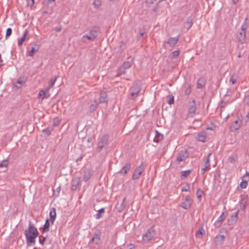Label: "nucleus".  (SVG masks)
<instances>
[{"instance_id": "a18cd8bd", "label": "nucleus", "mask_w": 249, "mask_h": 249, "mask_svg": "<svg viewBox=\"0 0 249 249\" xmlns=\"http://www.w3.org/2000/svg\"><path fill=\"white\" fill-rule=\"evenodd\" d=\"M202 88V80L199 78L197 83V88L201 89Z\"/></svg>"}, {"instance_id": "4be33fe9", "label": "nucleus", "mask_w": 249, "mask_h": 249, "mask_svg": "<svg viewBox=\"0 0 249 249\" xmlns=\"http://www.w3.org/2000/svg\"><path fill=\"white\" fill-rule=\"evenodd\" d=\"M216 128V126L212 123H211L210 126L206 127V130H210L211 133L210 135L213 136L215 134L214 129Z\"/></svg>"}, {"instance_id": "69168bd1", "label": "nucleus", "mask_w": 249, "mask_h": 249, "mask_svg": "<svg viewBox=\"0 0 249 249\" xmlns=\"http://www.w3.org/2000/svg\"><path fill=\"white\" fill-rule=\"evenodd\" d=\"M225 104H226V103H225V102H222L221 103V104H220V107H223L225 106Z\"/></svg>"}, {"instance_id": "f704fd0d", "label": "nucleus", "mask_w": 249, "mask_h": 249, "mask_svg": "<svg viewBox=\"0 0 249 249\" xmlns=\"http://www.w3.org/2000/svg\"><path fill=\"white\" fill-rule=\"evenodd\" d=\"M191 206V202H189V201H184L181 204V206L185 209H187L190 208Z\"/></svg>"}, {"instance_id": "603ef678", "label": "nucleus", "mask_w": 249, "mask_h": 249, "mask_svg": "<svg viewBox=\"0 0 249 249\" xmlns=\"http://www.w3.org/2000/svg\"><path fill=\"white\" fill-rule=\"evenodd\" d=\"M236 81V79L234 78V76H233V75H232L230 78V82L231 83L232 85H233L235 83Z\"/></svg>"}, {"instance_id": "393cba45", "label": "nucleus", "mask_w": 249, "mask_h": 249, "mask_svg": "<svg viewBox=\"0 0 249 249\" xmlns=\"http://www.w3.org/2000/svg\"><path fill=\"white\" fill-rule=\"evenodd\" d=\"M49 227H50V221L48 219L46 220L45 224L43 226V227L42 229V231L43 232H46L49 231Z\"/></svg>"}, {"instance_id": "5fc2aeb1", "label": "nucleus", "mask_w": 249, "mask_h": 249, "mask_svg": "<svg viewBox=\"0 0 249 249\" xmlns=\"http://www.w3.org/2000/svg\"><path fill=\"white\" fill-rule=\"evenodd\" d=\"M28 5L32 6L34 4V0H27Z\"/></svg>"}, {"instance_id": "e2e57ef3", "label": "nucleus", "mask_w": 249, "mask_h": 249, "mask_svg": "<svg viewBox=\"0 0 249 249\" xmlns=\"http://www.w3.org/2000/svg\"><path fill=\"white\" fill-rule=\"evenodd\" d=\"M185 201H189V202H191V198H190L189 196H187L186 197Z\"/></svg>"}, {"instance_id": "20e7f679", "label": "nucleus", "mask_w": 249, "mask_h": 249, "mask_svg": "<svg viewBox=\"0 0 249 249\" xmlns=\"http://www.w3.org/2000/svg\"><path fill=\"white\" fill-rule=\"evenodd\" d=\"M108 137L107 134H105L99 139L97 147V149L98 152H100L103 148L107 144Z\"/></svg>"}, {"instance_id": "0eeeda50", "label": "nucleus", "mask_w": 249, "mask_h": 249, "mask_svg": "<svg viewBox=\"0 0 249 249\" xmlns=\"http://www.w3.org/2000/svg\"><path fill=\"white\" fill-rule=\"evenodd\" d=\"M108 99L107 95L106 92L104 91H101L100 92V98L99 100L94 99V103L99 105V104L107 103Z\"/></svg>"}, {"instance_id": "c756f323", "label": "nucleus", "mask_w": 249, "mask_h": 249, "mask_svg": "<svg viewBox=\"0 0 249 249\" xmlns=\"http://www.w3.org/2000/svg\"><path fill=\"white\" fill-rule=\"evenodd\" d=\"M91 175H92V174L91 173V172L90 171H85L84 172V175L83 176V180L85 181H87L90 178Z\"/></svg>"}, {"instance_id": "052dcab7", "label": "nucleus", "mask_w": 249, "mask_h": 249, "mask_svg": "<svg viewBox=\"0 0 249 249\" xmlns=\"http://www.w3.org/2000/svg\"><path fill=\"white\" fill-rule=\"evenodd\" d=\"M55 30L56 32H59L61 30V26H57L55 28Z\"/></svg>"}, {"instance_id": "2eb2a0df", "label": "nucleus", "mask_w": 249, "mask_h": 249, "mask_svg": "<svg viewBox=\"0 0 249 249\" xmlns=\"http://www.w3.org/2000/svg\"><path fill=\"white\" fill-rule=\"evenodd\" d=\"M179 37L176 36L174 37H170L167 41V43L171 47H174L178 43Z\"/></svg>"}, {"instance_id": "a211bd4d", "label": "nucleus", "mask_w": 249, "mask_h": 249, "mask_svg": "<svg viewBox=\"0 0 249 249\" xmlns=\"http://www.w3.org/2000/svg\"><path fill=\"white\" fill-rule=\"evenodd\" d=\"M39 49V47L38 45L36 44L34 47H31V50L29 51L28 52V55L30 56H33L35 53L38 52Z\"/></svg>"}, {"instance_id": "338daca9", "label": "nucleus", "mask_w": 249, "mask_h": 249, "mask_svg": "<svg viewBox=\"0 0 249 249\" xmlns=\"http://www.w3.org/2000/svg\"><path fill=\"white\" fill-rule=\"evenodd\" d=\"M82 158H83V156L82 155L80 156V157L76 160V161L78 162V161L81 160Z\"/></svg>"}, {"instance_id": "6e6d98bb", "label": "nucleus", "mask_w": 249, "mask_h": 249, "mask_svg": "<svg viewBox=\"0 0 249 249\" xmlns=\"http://www.w3.org/2000/svg\"><path fill=\"white\" fill-rule=\"evenodd\" d=\"M210 137V136H206V132H203V142H205L206 141V139L208 138V139H209Z\"/></svg>"}, {"instance_id": "09e8293b", "label": "nucleus", "mask_w": 249, "mask_h": 249, "mask_svg": "<svg viewBox=\"0 0 249 249\" xmlns=\"http://www.w3.org/2000/svg\"><path fill=\"white\" fill-rule=\"evenodd\" d=\"M190 190V185L187 184H186L185 186H184L182 188V191L183 192H186V191H189Z\"/></svg>"}, {"instance_id": "2f4dec72", "label": "nucleus", "mask_w": 249, "mask_h": 249, "mask_svg": "<svg viewBox=\"0 0 249 249\" xmlns=\"http://www.w3.org/2000/svg\"><path fill=\"white\" fill-rule=\"evenodd\" d=\"M237 159V155L236 154H232L231 157L229 158L228 160L231 163L233 164L235 162Z\"/></svg>"}, {"instance_id": "de8ad7c7", "label": "nucleus", "mask_w": 249, "mask_h": 249, "mask_svg": "<svg viewBox=\"0 0 249 249\" xmlns=\"http://www.w3.org/2000/svg\"><path fill=\"white\" fill-rule=\"evenodd\" d=\"M179 51H174L172 53V57L175 58L177 57L179 55Z\"/></svg>"}, {"instance_id": "3c124183", "label": "nucleus", "mask_w": 249, "mask_h": 249, "mask_svg": "<svg viewBox=\"0 0 249 249\" xmlns=\"http://www.w3.org/2000/svg\"><path fill=\"white\" fill-rule=\"evenodd\" d=\"M196 139L197 141L200 142H202V134L201 133H199L196 137Z\"/></svg>"}, {"instance_id": "a19ab883", "label": "nucleus", "mask_w": 249, "mask_h": 249, "mask_svg": "<svg viewBox=\"0 0 249 249\" xmlns=\"http://www.w3.org/2000/svg\"><path fill=\"white\" fill-rule=\"evenodd\" d=\"M196 236L197 237H202V227L200 228L199 230L197 231L196 234Z\"/></svg>"}, {"instance_id": "c9c22d12", "label": "nucleus", "mask_w": 249, "mask_h": 249, "mask_svg": "<svg viewBox=\"0 0 249 249\" xmlns=\"http://www.w3.org/2000/svg\"><path fill=\"white\" fill-rule=\"evenodd\" d=\"M168 98V100L167 101V103L169 105L173 104L174 103V97L173 95H170L167 96V97Z\"/></svg>"}, {"instance_id": "0e129e2a", "label": "nucleus", "mask_w": 249, "mask_h": 249, "mask_svg": "<svg viewBox=\"0 0 249 249\" xmlns=\"http://www.w3.org/2000/svg\"><path fill=\"white\" fill-rule=\"evenodd\" d=\"M155 0H147L146 2L150 4H152L153 3L154 1Z\"/></svg>"}, {"instance_id": "864d4df0", "label": "nucleus", "mask_w": 249, "mask_h": 249, "mask_svg": "<svg viewBox=\"0 0 249 249\" xmlns=\"http://www.w3.org/2000/svg\"><path fill=\"white\" fill-rule=\"evenodd\" d=\"M138 93H137L136 92L131 91V96L132 98L134 99L138 96Z\"/></svg>"}, {"instance_id": "6e6552de", "label": "nucleus", "mask_w": 249, "mask_h": 249, "mask_svg": "<svg viewBox=\"0 0 249 249\" xmlns=\"http://www.w3.org/2000/svg\"><path fill=\"white\" fill-rule=\"evenodd\" d=\"M189 154L187 150L181 151L178 155L177 160L178 162L185 161L188 157Z\"/></svg>"}, {"instance_id": "9b49d317", "label": "nucleus", "mask_w": 249, "mask_h": 249, "mask_svg": "<svg viewBox=\"0 0 249 249\" xmlns=\"http://www.w3.org/2000/svg\"><path fill=\"white\" fill-rule=\"evenodd\" d=\"M238 213L239 210H237L231 215V218L228 220L230 225L234 224L236 222L238 219Z\"/></svg>"}, {"instance_id": "774afa93", "label": "nucleus", "mask_w": 249, "mask_h": 249, "mask_svg": "<svg viewBox=\"0 0 249 249\" xmlns=\"http://www.w3.org/2000/svg\"><path fill=\"white\" fill-rule=\"evenodd\" d=\"M144 33V32H141L139 34V37H142L143 36Z\"/></svg>"}, {"instance_id": "7ed1b4c3", "label": "nucleus", "mask_w": 249, "mask_h": 249, "mask_svg": "<svg viewBox=\"0 0 249 249\" xmlns=\"http://www.w3.org/2000/svg\"><path fill=\"white\" fill-rule=\"evenodd\" d=\"M247 21V18H246L244 22L241 26L240 29L238 31V34L237 36L238 41L242 44L244 43L246 40V34L248 26Z\"/></svg>"}, {"instance_id": "f03ea898", "label": "nucleus", "mask_w": 249, "mask_h": 249, "mask_svg": "<svg viewBox=\"0 0 249 249\" xmlns=\"http://www.w3.org/2000/svg\"><path fill=\"white\" fill-rule=\"evenodd\" d=\"M99 30L100 28L98 26L92 27L87 35H84L82 36V41L83 42H86L87 40L93 41L98 36Z\"/></svg>"}, {"instance_id": "a878e982", "label": "nucleus", "mask_w": 249, "mask_h": 249, "mask_svg": "<svg viewBox=\"0 0 249 249\" xmlns=\"http://www.w3.org/2000/svg\"><path fill=\"white\" fill-rule=\"evenodd\" d=\"M216 241L217 243L221 244L223 243L224 240H225V237L224 235H221L220 234H218L216 237Z\"/></svg>"}, {"instance_id": "412c9836", "label": "nucleus", "mask_w": 249, "mask_h": 249, "mask_svg": "<svg viewBox=\"0 0 249 249\" xmlns=\"http://www.w3.org/2000/svg\"><path fill=\"white\" fill-rule=\"evenodd\" d=\"M49 90H50L48 89L47 88H46L45 90H41L39 91L38 95V96L44 95V98H48L50 96V94L49 92Z\"/></svg>"}, {"instance_id": "39448f33", "label": "nucleus", "mask_w": 249, "mask_h": 249, "mask_svg": "<svg viewBox=\"0 0 249 249\" xmlns=\"http://www.w3.org/2000/svg\"><path fill=\"white\" fill-rule=\"evenodd\" d=\"M155 236V231L154 230V226H152L149 229L146 233L143 235L142 239L143 241L146 243H148Z\"/></svg>"}, {"instance_id": "4468645a", "label": "nucleus", "mask_w": 249, "mask_h": 249, "mask_svg": "<svg viewBox=\"0 0 249 249\" xmlns=\"http://www.w3.org/2000/svg\"><path fill=\"white\" fill-rule=\"evenodd\" d=\"M80 181L79 178H73L71 181V189L73 191L76 190L77 186L79 185Z\"/></svg>"}, {"instance_id": "f8f14e48", "label": "nucleus", "mask_w": 249, "mask_h": 249, "mask_svg": "<svg viewBox=\"0 0 249 249\" xmlns=\"http://www.w3.org/2000/svg\"><path fill=\"white\" fill-rule=\"evenodd\" d=\"M100 237H101V233L100 231H98V232H95L92 238H91L90 243H93L95 244H98L100 240Z\"/></svg>"}, {"instance_id": "b1692460", "label": "nucleus", "mask_w": 249, "mask_h": 249, "mask_svg": "<svg viewBox=\"0 0 249 249\" xmlns=\"http://www.w3.org/2000/svg\"><path fill=\"white\" fill-rule=\"evenodd\" d=\"M162 139H163V135L161 134H160L158 130H156L154 141L156 142H159Z\"/></svg>"}, {"instance_id": "5701e85b", "label": "nucleus", "mask_w": 249, "mask_h": 249, "mask_svg": "<svg viewBox=\"0 0 249 249\" xmlns=\"http://www.w3.org/2000/svg\"><path fill=\"white\" fill-rule=\"evenodd\" d=\"M141 88L140 86L138 83H134L133 85L130 89V90L137 93H139Z\"/></svg>"}, {"instance_id": "ddd939ff", "label": "nucleus", "mask_w": 249, "mask_h": 249, "mask_svg": "<svg viewBox=\"0 0 249 249\" xmlns=\"http://www.w3.org/2000/svg\"><path fill=\"white\" fill-rule=\"evenodd\" d=\"M56 210L55 208H52L50 210L49 216L51 223L53 224L56 218Z\"/></svg>"}, {"instance_id": "ea45409f", "label": "nucleus", "mask_w": 249, "mask_h": 249, "mask_svg": "<svg viewBox=\"0 0 249 249\" xmlns=\"http://www.w3.org/2000/svg\"><path fill=\"white\" fill-rule=\"evenodd\" d=\"M60 122V120L58 119V118H55L53 120V126H58Z\"/></svg>"}, {"instance_id": "9d476101", "label": "nucleus", "mask_w": 249, "mask_h": 249, "mask_svg": "<svg viewBox=\"0 0 249 249\" xmlns=\"http://www.w3.org/2000/svg\"><path fill=\"white\" fill-rule=\"evenodd\" d=\"M241 120L239 116L237 119L231 124V128L233 130H237L239 129L241 125Z\"/></svg>"}, {"instance_id": "72a5a7b5", "label": "nucleus", "mask_w": 249, "mask_h": 249, "mask_svg": "<svg viewBox=\"0 0 249 249\" xmlns=\"http://www.w3.org/2000/svg\"><path fill=\"white\" fill-rule=\"evenodd\" d=\"M126 197H124L123 200V202L121 204V205L117 207L118 211L119 212H121L123 211V210L124 209L125 207V204L124 203V201L125 200Z\"/></svg>"}, {"instance_id": "680f3d73", "label": "nucleus", "mask_w": 249, "mask_h": 249, "mask_svg": "<svg viewBox=\"0 0 249 249\" xmlns=\"http://www.w3.org/2000/svg\"><path fill=\"white\" fill-rule=\"evenodd\" d=\"M98 212L101 214V213H105V209L101 208V209H100L98 211Z\"/></svg>"}, {"instance_id": "dca6fc26", "label": "nucleus", "mask_w": 249, "mask_h": 249, "mask_svg": "<svg viewBox=\"0 0 249 249\" xmlns=\"http://www.w3.org/2000/svg\"><path fill=\"white\" fill-rule=\"evenodd\" d=\"M225 218V216L224 215V213L223 212L221 213V214L219 216L217 220L215 221V222L214 223V225L217 227H219L221 225L222 223L224 220Z\"/></svg>"}, {"instance_id": "c03bdc74", "label": "nucleus", "mask_w": 249, "mask_h": 249, "mask_svg": "<svg viewBox=\"0 0 249 249\" xmlns=\"http://www.w3.org/2000/svg\"><path fill=\"white\" fill-rule=\"evenodd\" d=\"M202 195V191L200 189H198L196 193V196L197 198L199 199V201H200V198L201 197Z\"/></svg>"}, {"instance_id": "4c0bfd02", "label": "nucleus", "mask_w": 249, "mask_h": 249, "mask_svg": "<svg viewBox=\"0 0 249 249\" xmlns=\"http://www.w3.org/2000/svg\"><path fill=\"white\" fill-rule=\"evenodd\" d=\"M97 104H96V105L94 104H91L90 106L89 107V110L90 112H94L97 108Z\"/></svg>"}, {"instance_id": "58836bf2", "label": "nucleus", "mask_w": 249, "mask_h": 249, "mask_svg": "<svg viewBox=\"0 0 249 249\" xmlns=\"http://www.w3.org/2000/svg\"><path fill=\"white\" fill-rule=\"evenodd\" d=\"M12 33V30L11 28H8L6 30V35H5V38L7 39L8 37H9Z\"/></svg>"}, {"instance_id": "c85d7f7f", "label": "nucleus", "mask_w": 249, "mask_h": 249, "mask_svg": "<svg viewBox=\"0 0 249 249\" xmlns=\"http://www.w3.org/2000/svg\"><path fill=\"white\" fill-rule=\"evenodd\" d=\"M28 33V31L27 30H25L22 37L18 40V44L19 46H21L22 45L23 42L25 40V38Z\"/></svg>"}, {"instance_id": "bb28decb", "label": "nucleus", "mask_w": 249, "mask_h": 249, "mask_svg": "<svg viewBox=\"0 0 249 249\" xmlns=\"http://www.w3.org/2000/svg\"><path fill=\"white\" fill-rule=\"evenodd\" d=\"M192 170H187L181 172V178L184 179L186 178L191 173Z\"/></svg>"}, {"instance_id": "8fccbe9b", "label": "nucleus", "mask_w": 249, "mask_h": 249, "mask_svg": "<svg viewBox=\"0 0 249 249\" xmlns=\"http://www.w3.org/2000/svg\"><path fill=\"white\" fill-rule=\"evenodd\" d=\"M93 4L96 8H98L101 5V3L99 0H95Z\"/></svg>"}, {"instance_id": "37998d69", "label": "nucleus", "mask_w": 249, "mask_h": 249, "mask_svg": "<svg viewBox=\"0 0 249 249\" xmlns=\"http://www.w3.org/2000/svg\"><path fill=\"white\" fill-rule=\"evenodd\" d=\"M8 164L7 160H4L1 163H0V168L5 167H6Z\"/></svg>"}, {"instance_id": "79ce46f5", "label": "nucleus", "mask_w": 249, "mask_h": 249, "mask_svg": "<svg viewBox=\"0 0 249 249\" xmlns=\"http://www.w3.org/2000/svg\"><path fill=\"white\" fill-rule=\"evenodd\" d=\"M46 237H44L43 236H40L39 237V243L41 244L42 245H43L44 244V242L46 239Z\"/></svg>"}, {"instance_id": "1a4fd4ad", "label": "nucleus", "mask_w": 249, "mask_h": 249, "mask_svg": "<svg viewBox=\"0 0 249 249\" xmlns=\"http://www.w3.org/2000/svg\"><path fill=\"white\" fill-rule=\"evenodd\" d=\"M132 64V60L130 61H126L124 62L122 67L119 69V71L121 73L125 74V70L130 68Z\"/></svg>"}, {"instance_id": "6ab92c4d", "label": "nucleus", "mask_w": 249, "mask_h": 249, "mask_svg": "<svg viewBox=\"0 0 249 249\" xmlns=\"http://www.w3.org/2000/svg\"><path fill=\"white\" fill-rule=\"evenodd\" d=\"M211 155L212 153H210L207 155V158L205 161L204 167H203V172L210 169V157L211 156Z\"/></svg>"}, {"instance_id": "e433bc0d", "label": "nucleus", "mask_w": 249, "mask_h": 249, "mask_svg": "<svg viewBox=\"0 0 249 249\" xmlns=\"http://www.w3.org/2000/svg\"><path fill=\"white\" fill-rule=\"evenodd\" d=\"M53 128L52 127H48L43 130V132L46 134L48 136L50 135L53 131Z\"/></svg>"}, {"instance_id": "4d7b16f0", "label": "nucleus", "mask_w": 249, "mask_h": 249, "mask_svg": "<svg viewBox=\"0 0 249 249\" xmlns=\"http://www.w3.org/2000/svg\"><path fill=\"white\" fill-rule=\"evenodd\" d=\"M191 92V88L189 87L187 88L185 90V94L186 95H188Z\"/></svg>"}, {"instance_id": "13d9d810", "label": "nucleus", "mask_w": 249, "mask_h": 249, "mask_svg": "<svg viewBox=\"0 0 249 249\" xmlns=\"http://www.w3.org/2000/svg\"><path fill=\"white\" fill-rule=\"evenodd\" d=\"M249 120V112H248L246 116V121L245 125H247V123Z\"/></svg>"}, {"instance_id": "aec40b11", "label": "nucleus", "mask_w": 249, "mask_h": 249, "mask_svg": "<svg viewBox=\"0 0 249 249\" xmlns=\"http://www.w3.org/2000/svg\"><path fill=\"white\" fill-rule=\"evenodd\" d=\"M25 82L26 79L24 77H20L18 80L15 86L18 89L20 88L22 86V85Z\"/></svg>"}, {"instance_id": "f3484780", "label": "nucleus", "mask_w": 249, "mask_h": 249, "mask_svg": "<svg viewBox=\"0 0 249 249\" xmlns=\"http://www.w3.org/2000/svg\"><path fill=\"white\" fill-rule=\"evenodd\" d=\"M130 168L131 164L130 163H127L123 167L122 169L118 173L123 175H126L128 171L130 170Z\"/></svg>"}, {"instance_id": "49530a36", "label": "nucleus", "mask_w": 249, "mask_h": 249, "mask_svg": "<svg viewBox=\"0 0 249 249\" xmlns=\"http://www.w3.org/2000/svg\"><path fill=\"white\" fill-rule=\"evenodd\" d=\"M247 185L248 182L247 181L243 180L240 183V187L243 189L246 188L247 186Z\"/></svg>"}, {"instance_id": "7c9ffc66", "label": "nucleus", "mask_w": 249, "mask_h": 249, "mask_svg": "<svg viewBox=\"0 0 249 249\" xmlns=\"http://www.w3.org/2000/svg\"><path fill=\"white\" fill-rule=\"evenodd\" d=\"M196 109V107L195 104V101H193V103L190 106L189 108V113H194L195 112Z\"/></svg>"}, {"instance_id": "cd10ccee", "label": "nucleus", "mask_w": 249, "mask_h": 249, "mask_svg": "<svg viewBox=\"0 0 249 249\" xmlns=\"http://www.w3.org/2000/svg\"><path fill=\"white\" fill-rule=\"evenodd\" d=\"M57 78L58 76H55L53 79L52 78L51 79H50L49 83V85L47 87L48 89L50 90L51 88H52L53 87L54 83L56 82Z\"/></svg>"}, {"instance_id": "473e14b6", "label": "nucleus", "mask_w": 249, "mask_h": 249, "mask_svg": "<svg viewBox=\"0 0 249 249\" xmlns=\"http://www.w3.org/2000/svg\"><path fill=\"white\" fill-rule=\"evenodd\" d=\"M192 25V20L188 19L184 23V27L187 30H189Z\"/></svg>"}, {"instance_id": "423d86ee", "label": "nucleus", "mask_w": 249, "mask_h": 249, "mask_svg": "<svg viewBox=\"0 0 249 249\" xmlns=\"http://www.w3.org/2000/svg\"><path fill=\"white\" fill-rule=\"evenodd\" d=\"M144 169L142 163L134 170L132 178L133 180L137 179L139 178L142 173L144 171Z\"/></svg>"}, {"instance_id": "f257e3e1", "label": "nucleus", "mask_w": 249, "mask_h": 249, "mask_svg": "<svg viewBox=\"0 0 249 249\" xmlns=\"http://www.w3.org/2000/svg\"><path fill=\"white\" fill-rule=\"evenodd\" d=\"M26 244L30 246L35 245L36 238L38 236L39 232L36 228L31 222H29L28 228L24 231Z\"/></svg>"}, {"instance_id": "bf43d9fd", "label": "nucleus", "mask_w": 249, "mask_h": 249, "mask_svg": "<svg viewBox=\"0 0 249 249\" xmlns=\"http://www.w3.org/2000/svg\"><path fill=\"white\" fill-rule=\"evenodd\" d=\"M96 219H98L102 217L101 214L98 212L95 215H94Z\"/></svg>"}]
</instances>
